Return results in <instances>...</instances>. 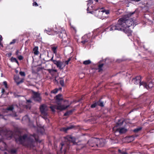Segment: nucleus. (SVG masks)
<instances>
[{"mask_svg":"<svg viewBox=\"0 0 154 154\" xmlns=\"http://www.w3.org/2000/svg\"><path fill=\"white\" fill-rule=\"evenodd\" d=\"M135 12H130L124 15L122 18L119 19L117 23L111 25L106 29V30H109L110 31L115 30L123 31L125 30V28L127 27H129L132 25L135 26L138 23L135 22L132 18H129Z\"/></svg>","mask_w":154,"mask_h":154,"instance_id":"f257e3e1","label":"nucleus"},{"mask_svg":"<svg viewBox=\"0 0 154 154\" xmlns=\"http://www.w3.org/2000/svg\"><path fill=\"white\" fill-rule=\"evenodd\" d=\"M35 134L28 136L27 134L20 136L15 139L17 143L27 146L28 147L32 148L35 146V141H39L38 137Z\"/></svg>","mask_w":154,"mask_h":154,"instance_id":"f03ea898","label":"nucleus"},{"mask_svg":"<svg viewBox=\"0 0 154 154\" xmlns=\"http://www.w3.org/2000/svg\"><path fill=\"white\" fill-rule=\"evenodd\" d=\"M75 139L71 136H67L65 138V141L60 143V151L65 154L70 148L71 146L75 144Z\"/></svg>","mask_w":154,"mask_h":154,"instance_id":"7ed1b4c3","label":"nucleus"},{"mask_svg":"<svg viewBox=\"0 0 154 154\" xmlns=\"http://www.w3.org/2000/svg\"><path fill=\"white\" fill-rule=\"evenodd\" d=\"M69 106V105L65 106L64 105H60L59 103H58V105H52L50 107V108L53 112H54L55 111V109H56L58 110L62 111L66 109Z\"/></svg>","mask_w":154,"mask_h":154,"instance_id":"20e7f679","label":"nucleus"},{"mask_svg":"<svg viewBox=\"0 0 154 154\" xmlns=\"http://www.w3.org/2000/svg\"><path fill=\"white\" fill-rule=\"evenodd\" d=\"M40 110L41 114L44 116L43 118L45 120L47 119L46 116L48 115V108L47 106L45 104L42 105L40 107Z\"/></svg>","mask_w":154,"mask_h":154,"instance_id":"39448f33","label":"nucleus"},{"mask_svg":"<svg viewBox=\"0 0 154 154\" xmlns=\"http://www.w3.org/2000/svg\"><path fill=\"white\" fill-rule=\"evenodd\" d=\"M109 60L108 58H106L104 60L100 61L98 63L99 64L98 65V68L97 69L98 70V72H100L102 71V67H103L104 65L108 64L109 63Z\"/></svg>","mask_w":154,"mask_h":154,"instance_id":"423d86ee","label":"nucleus"},{"mask_svg":"<svg viewBox=\"0 0 154 154\" xmlns=\"http://www.w3.org/2000/svg\"><path fill=\"white\" fill-rule=\"evenodd\" d=\"M89 7L87 8V13H90L92 14H94L95 16L99 18H101L102 17V15L103 13L102 12V10H99L98 9L95 10L94 11L88 12Z\"/></svg>","mask_w":154,"mask_h":154,"instance_id":"0eeeda50","label":"nucleus"},{"mask_svg":"<svg viewBox=\"0 0 154 154\" xmlns=\"http://www.w3.org/2000/svg\"><path fill=\"white\" fill-rule=\"evenodd\" d=\"M91 140L94 142H97L98 145H97V146L98 147H102L105 145V140L102 139H100L97 138H94L92 139Z\"/></svg>","mask_w":154,"mask_h":154,"instance_id":"6e6552de","label":"nucleus"},{"mask_svg":"<svg viewBox=\"0 0 154 154\" xmlns=\"http://www.w3.org/2000/svg\"><path fill=\"white\" fill-rule=\"evenodd\" d=\"M53 56L49 60V61H52L56 65L57 67L59 68V69H63L62 66L63 65V63L60 60H54L53 59Z\"/></svg>","mask_w":154,"mask_h":154,"instance_id":"1a4fd4ad","label":"nucleus"},{"mask_svg":"<svg viewBox=\"0 0 154 154\" xmlns=\"http://www.w3.org/2000/svg\"><path fill=\"white\" fill-rule=\"evenodd\" d=\"M91 35L90 33H88L87 35H85L82 37V40L81 42L83 44H85V43L88 42H90L91 41L89 40V39L91 37Z\"/></svg>","mask_w":154,"mask_h":154,"instance_id":"9d476101","label":"nucleus"},{"mask_svg":"<svg viewBox=\"0 0 154 154\" xmlns=\"http://www.w3.org/2000/svg\"><path fill=\"white\" fill-rule=\"evenodd\" d=\"M113 130L115 131V132H119L120 134H122L125 133L127 131V129L124 128H116V127H114Z\"/></svg>","mask_w":154,"mask_h":154,"instance_id":"9b49d317","label":"nucleus"},{"mask_svg":"<svg viewBox=\"0 0 154 154\" xmlns=\"http://www.w3.org/2000/svg\"><path fill=\"white\" fill-rule=\"evenodd\" d=\"M33 98L34 100L35 101L40 102L42 100V98L40 96L39 94L34 92L33 93Z\"/></svg>","mask_w":154,"mask_h":154,"instance_id":"f8f14e48","label":"nucleus"},{"mask_svg":"<svg viewBox=\"0 0 154 154\" xmlns=\"http://www.w3.org/2000/svg\"><path fill=\"white\" fill-rule=\"evenodd\" d=\"M133 80H134V83L136 85H137L139 83V85L140 86L141 85H141V77L140 76H137L135 78L133 79Z\"/></svg>","mask_w":154,"mask_h":154,"instance_id":"ddd939ff","label":"nucleus"},{"mask_svg":"<svg viewBox=\"0 0 154 154\" xmlns=\"http://www.w3.org/2000/svg\"><path fill=\"white\" fill-rule=\"evenodd\" d=\"M141 85H142L147 89H150L153 87V84L151 82H150L149 85H148L146 82H142Z\"/></svg>","mask_w":154,"mask_h":154,"instance_id":"4468645a","label":"nucleus"},{"mask_svg":"<svg viewBox=\"0 0 154 154\" xmlns=\"http://www.w3.org/2000/svg\"><path fill=\"white\" fill-rule=\"evenodd\" d=\"M94 138L95 137H94ZM93 138H91L88 141L87 143L90 146H91L92 147L96 146L97 145H98L97 142H94L91 140Z\"/></svg>","mask_w":154,"mask_h":154,"instance_id":"2eb2a0df","label":"nucleus"},{"mask_svg":"<svg viewBox=\"0 0 154 154\" xmlns=\"http://www.w3.org/2000/svg\"><path fill=\"white\" fill-rule=\"evenodd\" d=\"M59 36L60 38H62L63 40V39L65 38L67 36L65 31L63 30L62 32H60L59 35Z\"/></svg>","mask_w":154,"mask_h":154,"instance_id":"dca6fc26","label":"nucleus"},{"mask_svg":"<svg viewBox=\"0 0 154 154\" xmlns=\"http://www.w3.org/2000/svg\"><path fill=\"white\" fill-rule=\"evenodd\" d=\"M123 120L119 119L118 122L114 127H116V128H120V127L123 124Z\"/></svg>","mask_w":154,"mask_h":154,"instance_id":"f3484780","label":"nucleus"},{"mask_svg":"<svg viewBox=\"0 0 154 154\" xmlns=\"http://www.w3.org/2000/svg\"><path fill=\"white\" fill-rule=\"evenodd\" d=\"M61 96H62V95L61 94H58V95H57L56 96V97H55V99H56V100L57 102H60L61 100H62L63 99L61 97Z\"/></svg>","mask_w":154,"mask_h":154,"instance_id":"a211bd4d","label":"nucleus"},{"mask_svg":"<svg viewBox=\"0 0 154 154\" xmlns=\"http://www.w3.org/2000/svg\"><path fill=\"white\" fill-rule=\"evenodd\" d=\"M34 54L35 55H37L38 54L39 51H38V47L36 46L33 49Z\"/></svg>","mask_w":154,"mask_h":154,"instance_id":"6ab92c4d","label":"nucleus"},{"mask_svg":"<svg viewBox=\"0 0 154 154\" xmlns=\"http://www.w3.org/2000/svg\"><path fill=\"white\" fill-rule=\"evenodd\" d=\"M96 102L97 103V106L98 105L101 107H103L104 106L103 102L100 100Z\"/></svg>","mask_w":154,"mask_h":154,"instance_id":"aec40b11","label":"nucleus"},{"mask_svg":"<svg viewBox=\"0 0 154 154\" xmlns=\"http://www.w3.org/2000/svg\"><path fill=\"white\" fill-rule=\"evenodd\" d=\"M92 32V38H94L95 36L98 35V32L97 31H94Z\"/></svg>","mask_w":154,"mask_h":154,"instance_id":"412c9836","label":"nucleus"},{"mask_svg":"<svg viewBox=\"0 0 154 154\" xmlns=\"http://www.w3.org/2000/svg\"><path fill=\"white\" fill-rule=\"evenodd\" d=\"M74 110V109H73L67 111L64 113V116H66L71 114Z\"/></svg>","mask_w":154,"mask_h":154,"instance_id":"4be33fe9","label":"nucleus"},{"mask_svg":"<svg viewBox=\"0 0 154 154\" xmlns=\"http://www.w3.org/2000/svg\"><path fill=\"white\" fill-rule=\"evenodd\" d=\"M22 120L23 121H25L26 122H29L30 121V119L29 118L27 115H26L23 118Z\"/></svg>","mask_w":154,"mask_h":154,"instance_id":"5701e85b","label":"nucleus"},{"mask_svg":"<svg viewBox=\"0 0 154 154\" xmlns=\"http://www.w3.org/2000/svg\"><path fill=\"white\" fill-rule=\"evenodd\" d=\"M11 61L12 62H16L17 64L18 65H19V62L16 58H14L12 57L11 59Z\"/></svg>","mask_w":154,"mask_h":154,"instance_id":"b1692460","label":"nucleus"},{"mask_svg":"<svg viewBox=\"0 0 154 154\" xmlns=\"http://www.w3.org/2000/svg\"><path fill=\"white\" fill-rule=\"evenodd\" d=\"M74 126L73 125H70V126H69V127H68L66 128H63V131L65 132L67 130L72 129L73 128Z\"/></svg>","mask_w":154,"mask_h":154,"instance_id":"393cba45","label":"nucleus"},{"mask_svg":"<svg viewBox=\"0 0 154 154\" xmlns=\"http://www.w3.org/2000/svg\"><path fill=\"white\" fill-rule=\"evenodd\" d=\"M91 63V62L90 60H88L84 61L83 62V64L85 65H87L90 64Z\"/></svg>","mask_w":154,"mask_h":154,"instance_id":"a878e982","label":"nucleus"},{"mask_svg":"<svg viewBox=\"0 0 154 154\" xmlns=\"http://www.w3.org/2000/svg\"><path fill=\"white\" fill-rule=\"evenodd\" d=\"M142 129V128L141 127H140L136 128L134 129L133 130V131L135 133H137L139 131L141 130Z\"/></svg>","mask_w":154,"mask_h":154,"instance_id":"bb28decb","label":"nucleus"},{"mask_svg":"<svg viewBox=\"0 0 154 154\" xmlns=\"http://www.w3.org/2000/svg\"><path fill=\"white\" fill-rule=\"evenodd\" d=\"M103 8H102L101 9V10H102V12L103 13V14H109V11L108 10H103Z\"/></svg>","mask_w":154,"mask_h":154,"instance_id":"cd10ccee","label":"nucleus"},{"mask_svg":"<svg viewBox=\"0 0 154 154\" xmlns=\"http://www.w3.org/2000/svg\"><path fill=\"white\" fill-rule=\"evenodd\" d=\"M14 109V107L13 106H11L6 109V110L12 111Z\"/></svg>","mask_w":154,"mask_h":154,"instance_id":"c85d7f7f","label":"nucleus"},{"mask_svg":"<svg viewBox=\"0 0 154 154\" xmlns=\"http://www.w3.org/2000/svg\"><path fill=\"white\" fill-rule=\"evenodd\" d=\"M8 116H11L13 117H16L17 116V115L16 113L15 112H13L12 113L9 114L8 115Z\"/></svg>","mask_w":154,"mask_h":154,"instance_id":"c756f323","label":"nucleus"},{"mask_svg":"<svg viewBox=\"0 0 154 154\" xmlns=\"http://www.w3.org/2000/svg\"><path fill=\"white\" fill-rule=\"evenodd\" d=\"M51 29H48V30L45 29V32H46L48 34V35H51Z\"/></svg>","mask_w":154,"mask_h":154,"instance_id":"7c9ffc66","label":"nucleus"},{"mask_svg":"<svg viewBox=\"0 0 154 154\" xmlns=\"http://www.w3.org/2000/svg\"><path fill=\"white\" fill-rule=\"evenodd\" d=\"M56 49L57 47H53L52 48V51H53V53L55 54H57Z\"/></svg>","mask_w":154,"mask_h":154,"instance_id":"2f4dec72","label":"nucleus"},{"mask_svg":"<svg viewBox=\"0 0 154 154\" xmlns=\"http://www.w3.org/2000/svg\"><path fill=\"white\" fill-rule=\"evenodd\" d=\"M58 91V90L57 88H55L52 91H51V93H52L56 94V93H57V92Z\"/></svg>","mask_w":154,"mask_h":154,"instance_id":"473e14b6","label":"nucleus"},{"mask_svg":"<svg viewBox=\"0 0 154 154\" xmlns=\"http://www.w3.org/2000/svg\"><path fill=\"white\" fill-rule=\"evenodd\" d=\"M97 106V104L96 102H95L93 104H92L91 107L92 108H94L95 107Z\"/></svg>","mask_w":154,"mask_h":154,"instance_id":"72a5a7b5","label":"nucleus"},{"mask_svg":"<svg viewBox=\"0 0 154 154\" xmlns=\"http://www.w3.org/2000/svg\"><path fill=\"white\" fill-rule=\"evenodd\" d=\"M60 83L62 86H64V82L63 80H60Z\"/></svg>","mask_w":154,"mask_h":154,"instance_id":"f704fd0d","label":"nucleus"},{"mask_svg":"<svg viewBox=\"0 0 154 154\" xmlns=\"http://www.w3.org/2000/svg\"><path fill=\"white\" fill-rule=\"evenodd\" d=\"M19 74L21 76H25V74L24 72L20 71L19 72Z\"/></svg>","mask_w":154,"mask_h":154,"instance_id":"c9c22d12","label":"nucleus"},{"mask_svg":"<svg viewBox=\"0 0 154 154\" xmlns=\"http://www.w3.org/2000/svg\"><path fill=\"white\" fill-rule=\"evenodd\" d=\"M48 71L50 73H51V72H56L57 71V70L56 69H48Z\"/></svg>","mask_w":154,"mask_h":154,"instance_id":"e433bc0d","label":"nucleus"},{"mask_svg":"<svg viewBox=\"0 0 154 154\" xmlns=\"http://www.w3.org/2000/svg\"><path fill=\"white\" fill-rule=\"evenodd\" d=\"M17 40L16 39H14L12 40V41L10 43H9V44L11 45L13 44H14L16 42V41Z\"/></svg>","mask_w":154,"mask_h":154,"instance_id":"4c0bfd02","label":"nucleus"},{"mask_svg":"<svg viewBox=\"0 0 154 154\" xmlns=\"http://www.w3.org/2000/svg\"><path fill=\"white\" fill-rule=\"evenodd\" d=\"M17 150L16 149H12L11 150V152L12 153H15L16 152Z\"/></svg>","mask_w":154,"mask_h":154,"instance_id":"58836bf2","label":"nucleus"},{"mask_svg":"<svg viewBox=\"0 0 154 154\" xmlns=\"http://www.w3.org/2000/svg\"><path fill=\"white\" fill-rule=\"evenodd\" d=\"M121 154H128L126 151V149H122Z\"/></svg>","mask_w":154,"mask_h":154,"instance_id":"ea45409f","label":"nucleus"},{"mask_svg":"<svg viewBox=\"0 0 154 154\" xmlns=\"http://www.w3.org/2000/svg\"><path fill=\"white\" fill-rule=\"evenodd\" d=\"M70 26L71 28L72 29H73L76 32V30L74 26H73L71 24H70Z\"/></svg>","mask_w":154,"mask_h":154,"instance_id":"a19ab883","label":"nucleus"},{"mask_svg":"<svg viewBox=\"0 0 154 154\" xmlns=\"http://www.w3.org/2000/svg\"><path fill=\"white\" fill-rule=\"evenodd\" d=\"M23 79H21L20 81H19V82H17V85H19V84H20L21 83H22L23 82Z\"/></svg>","mask_w":154,"mask_h":154,"instance_id":"79ce46f5","label":"nucleus"},{"mask_svg":"<svg viewBox=\"0 0 154 154\" xmlns=\"http://www.w3.org/2000/svg\"><path fill=\"white\" fill-rule=\"evenodd\" d=\"M18 59L20 60H22L23 59V57L21 55H20L18 57Z\"/></svg>","mask_w":154,"mask_h":154,"instance_id":"37998d69","label":"nucleus"},{"mask_svg":"<svg viewBox=\"0 0 154 154\" xmlns=\"http://www.w3.org/2000/svg\"><path fill=\"white\" fill-rule=\"evenodd\" d=\"M88 3L87 4V5L88 6L89 5V4H91L93 2L92 0H89L88 1Z\"/></svg>","mask_w":154,"mask_h":154,"instance_id":"c03bdc74","label":"nucleus"},{"mask_svg":"<svg viewBox=\"0 0 154 154\" xmlns=\"http://www.w3.org/2000/svg\"><path fill=\"white\" fill-rule=\"evenodd\" d=\"M33 6H38V5L36 2H34L33 3Z\"/></svg>","mask_w":154,"mask_h":154,"instance_id":"a18cd8bd","label":"nucleus"},{"mask_svg":"<svg viewBox=\"0 0 154 154\" xmlns=\"http://www.w3.org/2000/svg\"><path fill=\"white\" fill-rule=\"evenodd\" d=\"M3 84L5 86V88H7V84L6 81H4L3 82Z\"/></svg>","mask_w":154,"mask_h":154,"instance_id":"49530a36","label":"nucleus"},{"mask_svg":"<svg viewBox=\"0 0 154 154\" xmlns=\"http://www.w3.org/2000/svg\"><path fill=\"white\" fill-rule=\"evenodd\" d=\"M70 60V59L69 58L66 61L65 63L67 65L68 64Z\"/></svg>","mask_w":154,"mask_h":154,"instance_id":"de8ad7c7","label":"nucleus"},{"mask_svg":"<svg viewBox=\"0 0 154 154\" xmlns=\"http://www.w3.org/2000/svg\"><path fill=\"white\" fill-rule=\"evenodd\" d=\"M12 55V54L11 53H8L6 54V55L9 57H10Z\"/></svg>","mask_w":154,"mask_h":154,"instance_id":"09e8293b","label":"nucleus"},{"mask_svg":"<svg viewBox=\"0 0 154 154\" xmlns=\"http://www.w3.org/2000/svg\"><path fill=\"white\" fill-rule=\"evenodd\" d=\"M0 116H1L2 117H1L3 119L5 120H6V119L3 116L2 114H1L0 113Z\"/></svg>","mask_w":154,"mask_h":154,"instance_id":"8fccbe9b","label":"nucleus"},{"mask_svg":"<svg viewBox=\"0 0 154 154\" xmlns=\"http://www.w3.org/2000/svg\"><path fill=\"white\" fill-rule=\"evenodd\" d=\"M5 91V90L4 88L2 89V94H3L4 93Z\"/></svg>","mask_w":154,"mask_h":154,"instance_id":"3c124183","label":"nucleus"},{"mask_svg":"<svg viewBox=\"0 0 154 154\" xmlns=\"http://www.w3.org/2000/svg\"><path fill=\"white\" fill-rule=\"evenodd\" d=\"M122 150L120 149H118V151L119 153L121 154L122 153Z\"/></svg>","mask_w":154,"mask_h":154,"instance_id":"603ef678","label":"nucleus"},{"mask_svg":"<svg viewBox=\"0 0 154 154\" xmlns=\"http://www.w3.org/2000/svg\"><path fill=\"white\" fill-rule=\"evenodd\" d=\"M0 42H2V40L3 38L2 36L1 35H0Z\"/></svg>","mask_w":154,"mask_h":154,"instance_id":"864d4df0","label":"nucleus"},{"mask_svg":"<svg viewBox=\"0 0 154 154\" xmlns=\"http://www.w3.org/2000/svg\"><path fill=\"white\" fill-rule=\"evenodd\" d=\"M27 102L29 103H31V101L30 100H26Z\"/></svg>","mask_w":154,"mask_h":154,"instance_id":"5fc2aeb1","label":"nucleus"},{"mask_svg":"<svg viewBox=\"0 0 154 154\" xmlns=\"http://www.w3.org/2000/svg\"><path fill=\"white\" fill-rule=\"evenodd\" d=\"M0 45L2 47H3V45L2 43V42H0Z\"/></svg>","mask_w":154,"mask_h":154,"instance_id":"6e6d98bb","label":"nucleus"},{"mask_svg":"<svg viewBox=\"0 0 154 154\" xmlns=\"http://www.w3.org/2000/svg\"><path fill=\"white\" fill-rule=\"evenodd\" d=\"M18 52H19L18 50H17L16 51V55H17L18 54Z\"/></svg>","mask_w":154,"mask_h":154,"instance_id":"4d7b16f0","label":"nucleus"},{"mask_svg":"<svg viewBox=\"0 0 154 154\" xmlns=\"http://www.w3.org/2000/svg\"><path fill=\"white\" fill-rule=\"evenodd\" d=\"M58 90H61L62 89L61 88H60L59 89H58Z\"/></svg>","mask_w":154,"mask_h":154,"instance_id":"13d9d810","label":"nucleus"},{"mask_svg":"<svg viewBox=\"0 0 154 154\" xmlns=\"http://www.w3.org/2000/svg\"><path fill=\"white\" fill-rule=\"evenodd\" d=\"M134 1H135L137 2H138L140 1V0H134Z\"/></svg>","mask_w":154,"mask_h":154,"instance_id":"bf43d9fd","label":"nucleus"},{"mask_svg":"<svg viewBox=\"0 0 154 154\" xmlns=\"http://www.w3.org/2000/svg\"><path fill=\"white\" fill-rule=\"evenodd\" d=\"M131 137H132L133 138H134V137L133 136H131Z\"/></svg>","mask_w":154,"mask_h":154,"instance_id":"052dcab7","label":"nucleus"},{"mask_svg":"<svg viewBox=\"0 0 154 154\" xmlns=\"http://www.w3.org/2000/svg\"><path fill=\"white\" fill-rule=\"evenodd\" d=\"M96 1L97 2H98V0H96Z\"/></svg>","mask_w":154,"mask_h":154,"instance_id":"680f3d73","label":"nucleus"},{"mask_svg":"<svg viewBox=\"0 0 154 154\" xmlns=\"http://www.w3.org/2000/svg\"><path fill=\"white\" fill-rule=\"evenodd\" d=\"M18 72V71L17 70L16 71V72Z\"/></svg>","mask_w":154,"mask_h":154,"instance_id":"e2e57ef3","label":"nucleus"},{"mask_svg":"<svg viewBox=\"0 0 154 154\" xmlns=\"http://www.w3.org/2000/svg\"><path fill=\"white\" fill-rule=\"evenodd\" d=\"M48 56H49V55L48 54Z\"/></svg>","mask_w":154,"mask_h":154,"instance_id":"0e129e2a","label":"nucleus"}]
</instances>
